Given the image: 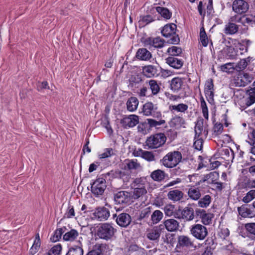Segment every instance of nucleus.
Returning <instances> with one entry per match:
<instances>
[{"label": "nucleus", "mask_w": 255, "mask_h": 255, "mask_svg": "<svg viewBox=\"0 0 255 255\" xmlns=\"http://www.w3.org/2000/svg\"><path fill=\"white\" fill-rule=\"evenodd\" d=\"M182 154L178 151L168 152L160 160V163L165 167L171 168L176 166L182 159Z\"/></svg>", "instance_id": "nucleus-1"}, {"label": "nucleus", "mask_w": 255, "mask_h": 255, "mask_svg": "<svg viewBox=\"0 0 255 255\" xmlns=\"http://www.w3.org/2000/svg\"><path fill=\"white\" fill-rule=\"evenodd\" d=\"M177 26L174 23H169L165 25L161 30V33L165 37H170L167 43L172 44H177L180 41V39L177 34H176Z\"/></svg>", "instance_id": "nucleus-2"}, {"label": "nucleus", "mask_w": 255, "mask_h": 255, "mask_svg": "<svg viewBox=\"0 0 255 255\" xmlns=\"http://www.w3.org/2000/svg\"><path fill=\"white\" fill-rule=\"evenodd\" d=\"M116 232L113 226L109 223H103L98 227L97 235L103 240L108 241L111 240Z\"/></svg>", "instance_id": "nucleus-3"}, {"label": "nucleus", "mask_w": 255, "mask_h": 255, "mask_svg": "<svg viewBox=\"0 0 255 255\" xmlns=\"http://www.w3.org/2000/svg\"><path fill=\"white\" fill-rule=\"evenodd\" d=\"M166 140V137L163 133H157L147 137L146 144L149 148L154 149L162 146Z\"/></svg>", "instance_id": "nucleus-4"}, {"label": "nucleus", "mask_w": 255, "mask_h": 255, "mask_svg": "<svg viewBox=\"0 0 255 255\" xmlns=\"http://www.w3.org/2000/svg\"><path fill=\"white\" fill-rule=\"evenodd\" d=\"M107 188L106 181L103 178H99L92 184L91 191L96 197L102 195Z\"/></svg>", "instance_id": "nucleus-5"}, {"label": "nucleus", "mask_w": 255, "mask_h": 255, "mask_svg": "<svg viewBox=\"0 0 255 255\" xmlns=\"http://www.w3.org/2000/svg\"><path fill=\"white\" fill-rule=\"evenodd\" d=\"M114 201L117 204L124 206L129 205L132 202L131 193L127 191H120L114 194Z\"/></svg>", "instance_id": "nucleus-6"}, {"label": "nucleus", "mask_w": 255, "mask_h": 255, "mask_svg": "<svg viewBox=\"0 0 255 255\" xmlns=\"http://www.w3.org/2000/svg\"><path fill=\"white\" fill-rule=\"evenodd\" d=\"M190 231L191 234L199 240H204L208 234L207 228L200 224L192 225Z\"/></svg>", "instance_id": "nucleus-7"}, {"label": "nucleus", "mask_w": 255, "mask_h": 255, "mask_svg": "<svg viewBox=\"0 0 255 255\" xmlns=\"http://www.w3.org/2000/svg\"><path fill=\"white\" fill-rule=\"evenodd\" d=\"M157 106L151 102H147L143 105L142 112L145 116H151L154 118L160 119L162 115L157 111Z\"/></svg>", "instance_id": "nucleus-8"}, {"label": "nucleus", "mask_w": 255, "mask_h": 255, "mask_svg": "<svg viewBox=\"0 0 255 255\" xmlns=\"http://www.w3.org/2000/svg\"><path fill=\"white\" fill-rule=\"evenodd\" d=\"M255 103V95L252 94V93H250L249 96L243 97L238 100L236 102V105L239 106L241 110H244Z\"/></svg>", "instance_id": "nucleus-9"}, {"label": "nucleus", "mask_w": 255, "mask_h": 255, "mask_svg": "<svg viewBox=\"0 0 255 255\" xmlns=\"http://www.w3.org/2000/svg\"><path fill=\"white\" fill-rule=\"evenodd\" d=\"M165 41L160 37L155 38L149 37L146 38L144 42V45L148 46L149 48L153 47L156 48H161L164 46Z\"/></svg>", "instance_id": "nucleus-10"}, {"label": "nucleus", "mask_w": 255, "mask_h": 255, "mask_svg": "<svg viewBox=\"0 0 255 255\" xmlns=\"http://www.w3.org/2000/svg\"><path fill=\"white\" fill-rule=\"evenodd\" d=\"M139 122V118L135 115H130L124 117L121 120L123 127L126 128H132L135 126Z\"/></svg>", "instance_id": "nucleus-11"}, {"label": "nucleus", "mask_w": 255, "mask_h": 255, "mask_svg": "<svg viewBox=\"0 0 255 255\" xmlns=\"http://www.w3.org/2000/svg\"><path fill=\"white\" fill-rule=\"evenodd\" d=\"M232 8L235 12L242 14L248 10L249 4L244 0H235L233 2Z\"/></svg>", "instance_id": "nucleus-12"}, {"label": "nucleus", "mask_w": 255, "mask_h": 255, "mask_svg": "<svg viewBox=\"0 0 255 255\" xmlns=\"http://www.w3.org/2000/svg\"><path fill=\"white\" fill-rule=\"evenodd\" d=\"M195 135L196 137H199L202 134L206 137L208 131L207 128L204 126V121L203 119H198L195 127Z\"/></svg>", "instance_id": "nucleus-13"}, {"label": "nucleus", "mask_w": 255, "mask_h": 255, "mask_svg": "<svg viewBox=\"0 0 255 255\" xmlns=\"http://www.w3.org/2000/svg\"><path fill=\"white\" fill-rule=\"evenodd\" d=\"M93 215V218L97 219L100 221H105L109 217L110 211L104 207H100L96 209Z\"/></svg>", "instance_id": "nucleus-14"}, {"label": "nucleus", "mask_w": 255, "mask_h": 255, "mask_svg": "<svg viewBox=\"0 0 255 255\" xmlns=\"http://www.w3.org/2000/svg\"><path fill=\"white\" fill-rule=\"evenodd\" d=\"M196 215L201 219L202 223L205 225H209L213 217V214L207 213L203 209H197L195 210Z\"/></svg>", "instance_id": "nucleus-15"}, {"label": "nucleus", "mask_w": 255, "mask_h": 255, "mask_svg": "<svg viewBox=\"0 0 255 255\" xmlns=\"http://www.w3.org/2000/svg\"><path fill=\"white\" fill-rule=\"evenodd\" d=\"M194 246L193 241L192 239L187 236L181 235L178 237L177 248H189Z\"/></svg>", "instance_id": "nucleus-16"}, {"label": "nucleus", "mask_w": 255, "mask_h": 255, "mask_svg": "<svg viewBox=\"0 0 255 255\" xmlns=\"http://www.w3.org/2000/svg\"><path fill=\"white\" fill-rule=\"evenodd\" d=\"M131 219L128 214L123 213L119 214L117 219V223L122 227H127L130 223Z\"/></svg>", "instance_id": "nucleus-17"}, {"label": "nucleus", "mask_w": 255, "mask_h": 255, "mask_svg": "<svg viewBox=\"0 0 255 255\" xmlns=\"http://www.w3.org/2000/svg\"><path fill=\"white\" fill-rule=\"evenodd\" d=\"M184 193L178 189H174L169 191L167 194V198L173 202H178L183 199Z\"/></svg>", "instance_id": "nucleus-18"}, {"label": "nucleus", "mask_w": 255, "mask_h": 255, "mask_svg": "<svg viewBox=\"0 0 255 255\" xmlns=\"http://www.w3.org/2000/svg\"><path fill=\"white\" fill-rule=\"evenodd\" d=\"M197 186H191L188 190L187 194L189 198L193 200H198L200 199L201 193Z\"/></svg>", "instance_id": "nucleus-19"}, {"label": "nucleus", "mask_w": 255, "mask_h": 255, "mask_svg": "<svg viewBox=\"0 0 255 255\" xmlns=\"http://www.w3.org/2000/svg\"><path fill=\"white\" fill-rule=\"evenodd\" d=\"M147 193L146 189L144 185H139L138 187H135L133 189L132 195L131 194L132 200L138 199Z\"/></svg>", "instance_id": "nucleus-20"}, {"label": "nucleus", "mask_w": 255, "mask_h": 255, "mask_svg": "<svg viewBox=\"0 0 255 255\" xmlns=\"http://www.w3.org/2000/svg\"><path fill=\"white\" fill-rule=\"evenodd\" d=\"M152 57V54L146 48H139L136 53V57L140 60L147 61Z\"/></svg>", "instance_id": "nucleus-21"}, {"label": "nucleus", "mask_w": 255, "mask_h": 255, "mask_svg": "<svg viewBox=\"0 0 255 255\" xmlns=\"http://www.w3.org/2000/svg\"><path fill=\"white\" fill-rule=\"evenodd\" d=\"M161 232V228L160 227L156 226L149 230L147 234V237L150 240L155 241L158 240Z\"/></svg>", "instance_id": "nucleus-22"}, {"label": "nucleus", "mask_w": 255, "mask_h": 255, "mask_svg": "<svg viewBox=\"0 0 255 255\" xmlns=\"http://www.w3.org/2000/svg\"><path fill=\"white\" fill-rule=\"evenodd\" d=\"M164 224L166 229L170 232L175 231L178 230L179 227V223L173 219L165 220Z\"/></svg>", "instance_id": "nucleus-23"}, {"label": "nucleus", "mask_w": 255, "mask_h": 255, "mask_svg": "<svg viewBox=\"0 0 255 255\" xmlns=\"http://www.w3.org/2000/svg\"><path fill=\"white\" fill-rule=\"evenodd\" d=\"M156 68L152 65H147L143 67L142 73L146 78H152L157 75Z\"/></svg>", "instance_id": "nucleus-24"}, {"label": "nucleus", "mask_w": 255, "mask_h": 255, "mask_svg": "<svg viewBox=\"0 0 255 255\" xmlns=\"http://www.w3.org/2000/svg\"><path fill=\"white\" fill-rule=\"evenodd\" d=\"M166 63L171 67L175 68H180L183 64V61L175 57H169L166 59Z\"/></svg>", "instance_id": "nucleus-25"}, {"label": "nucleus", "mask_w": 255, "mask_h": 255, "mask_svg": "<svg viewBox=\"0 0 255 255\" xmlns=\"http://www.w3.org/2000/svg\"><path fill=\"white\" fill-rule=\"evenodd\" d=\"M165 175L166 174L164 171L157 169L151 173L150 177L154 181L160 182L165 179Z\"/></svg>", "instance_id": "nucleus-26"}, {"label": "nucleus", "mask_w": 255, "mask_h": 255, "mask_svg": "<svg viewBox=\"0 0 255 255\" xmlns=\"http://www.w3.org/2000/svg\"><path fill=\"white\" fill-rule=\"evenodd\" d=\"M239 30V26L233 22H228L225 27L224 33L226 34L233 35Z\"/></svg>", "instance_id": "nucleus-27"}, {"label": "nucleus", "mask_w": 255, "mask_h": 255, "mask_svg": "<svg viewBox=\"0 0 255 255\" xmlns=\"http://www.w3.org/2000/svg\"><path fill=\"white\" fill-rule=\"evenodd\" d=\"M182 211V219L186 220L187 221H191L194 218V210L192 207H186L184 208Z\"/></svg>", "instance_id": "nucleus-28"}, {"label": "nucleus", "mask_w": 255, "mask_h": 255, "mask_svg": "<svg viewBox=\"0 0 255 255\" xmlns=\"http://www.w3.org/2000/svg\"><path fill=\"white\" fill-rule=\"evenodd\" d=\"M138 99L134 97H131L128 99L127 102V107L128 111L134 112L137 109L138 105Z\"/></svg>", "instance_id": "nucleus-29"}, {"label": "nucleus", "mask_w": 255, "mask_h": 255, "mask_svg": "<svg viewBox=\"0 0 255 255\" xmlns=\"http://www.w3.org/2000/svg\"><path fill=\"white\" fill-rule=\"evenodd\" d=\"M66 255H83V250L81 243L69 248Z\"/></svg>", "instance_id": "nucleus-30"}, {"label": "nucleus", "mask_w": 255, "mask_h": 255, "mask_svg": "<svg viewBox=\"0 0 255 255\" xmlns=\"http://www.w3.org/2000/svg\"><path fill=\"white\" fill-rule=\"evenodd\" d=\"M125 165V167L129 170H137L141 167L140 163L137 161V160L134 159L126 160Z\"/></svg>", "instance_id": "nucleus-31"}, {"label": "nucleus", "mask_w": 255, "mask_h": 255, "mask_svg": "<svg viewBox=\"0 0 255 255\" xmlns=\"http://www.w3.org/2000/svg\"><path fill=\"white\" fill-rule=\"evenodd\" d=\"M155 8L157 12L164 19H169L171 17L172 12L168 8L161 6H156Z\"/></svg>", "instance_id": "nucleus-32"}, {"label": "nucleus", "mask_w": 255, "mask_h": 255, "mask_svg": "<svg viewBox=\"0 0 255 255\" xmlns=\"http://www.w3.org/2000/svg\"><path fill=\"white\" fill-rule=\"evenodd\" d=\"M79 236V233L75 229H72L63 236V240L66 241H73Z\"/></svg>", "instance_id": "nucleus-33"}, {"label": "nucleus", "mask_w": 255, "mask_h": 255, "mask_svg": "<svg viewBox=\"0 0 255 255\" xmlns=\"http://www.w3.org/2000/svg\"><path fill=\"white\" fill-rule=\"evenodd\" d=\"M185 124V121L183 118L179 116H175L170 121V126L175 128H179Z\"/></svg>", "instance_id": "nucleus-34"}, {"label": "nucleus", "mask_w": 255, "mask_h": 255, "mask_svg": "<svg viewBox=\"0 0 255 255\" xmlns=\"http://www.w3.org/2000/svg\"><path fill=\"white\" fill-rule=\"evenodd\" d=\"M96 244L101 255H109L110 254L112 250L109 245L106 243H97Z\"/></svg>", "instance_id": "nucleus-35"}, {"label": "nucleus", "mask_w": 255, "mask_h": 255, "mask_svg": "<svg viewBox=\"0 0 255 255\" xmlns=\"http://www.w3.org/2000/svg\"><path fill=\"white\" fill-rule=\"evenodd\" d=\"M214 84L213 81H207L205 84V93L207 96L213 99L214 97Z\"/></svg>", "instance_id": "nucleus-36"}, {"label": "nucleus", "mask_w": 255, "mask_h": 255, "mask_svg": "<svg viewBox=\"0 0 255 255\" xmlns=\"http://www.w3.org/2000/svg\"><path fill=\"white\" fill-rule=\"evenodd\" d=\"M238 212L240 215L242 217L247 218L250 217L252 216L251 210L248 208L246 206L243 205L238 208Z\"/></svg>", "instance_id": "nucleus-37"}, {"label": "nucleus", "mask_w": 255, "mask_h": 255, "mask_svg": "<svg viewBox=\"0 0 255 255\" xmlns=\"http://www.w3.org/2000/svg\"><path fill=\"white\" fill-rule=\"evenodd\" d=\"M211 197L209 195H206L198 201V204L200 207L206 208L211 203Z\"/></svg>", "instance_id": "nucleus-38"}, {"label": "nucleus", "mask_w": 255, "mask_h": 255, "mask_svg": "<svg viewBox=\"0 0 255 255\" xmlns=\"http://www.w3.org/2000/svg\"><path fill=\"white\" fill-rule=\"evenodd\" d=\"M199 40L203 46L206 47L208 45L209 39L204 27L200 28Z\"/></svg>", "instance_id": "nucleus-39"}, {"label": "nucleus", "mask_w": 255, "mask_h": 255, "mask_svg": "<svg viewBox=\"0 0 255 255\" xmlns=\"http://www.w3.org/2000/svg\"><path fill=\"white\" fill-rule=\"evenodd\" d=\"M146 121L149 128H157L158 126L165 124V121L164 120H160L159 121H156L152 119H147Z\"/></svg>", "instance_id": "nucleus-40"}, {"label": "nucleus", "mask_w": 255, "mask_h": 255, "mask_svg": "<svg viewBox=\"0 0 255 255\" xmlns=\"http://www.w3.org/2000/svg\"><path fill=\"white\" fill-rule=\"evenodd\" d=\"M234 63H228L220 66L221 70L226 73H232L235 70Z\"/></svg>", "instance_id": "nucleus-41"}, {"label": "nucleus", "mask_w": 255, "mask_h": 255, "mask_svg": "<svg viewBox=\"0 0 255 255\" xmlns=\"http://www.w3.org/2000/svg\"><path fill=\"white\" fill-rule=\"evenodd\" d=\"M163 213L159 210H155L151 215V219L153 224L158 223L163 218Z\"/></svg>", "instance_id": "nucleus-42"}, {"label": "nucleus", "mask_w": 255, "mask_h": 255, "mask_svg": "<svg viewBox=\"0 0 255 255\" xmlns=\"http://www.w3.org/2000/svg\"><path fill=\"white\" fill-rule=\"evenodd\" d=\"M217 175H218V174L216 172H211L209 174H206L201 180L196 183V186H198L201 183L206 181H211L212 179H213L214 177Z\"/></svg>", "instance_id": "nucleus-43"}, {"label": "nucleus", "mask_w": 255, "mask_h": 255, "mask_svg": "<svg viewBox=\"0 0 255 255\" xmlns=\"http://www.w3.org/2000/svg\"><path fill=\"white\" fill-rule=\"evenodd\" d=\"M188 105L184 104H179L177 105L170 106L171 110H174L179 112H184L188 109Z\"/></svg>", "instance_id": "nucleus-44"}, {"label": "nucleus", "mask_w": 255, "mask_h": 255, "mask_svg": "<svg viewBox=\"0 0 255 255\" xmlns=\"http://www.w3.org/2000/svg\"><path fill=\"white\" fill-rule=\"evenodd\" d=\"M182 49L180 47L173 46L168 48L167 52L173 56H178L182 53Z\"/></svg>", "instance_id": "nucleus-45"}, {"label": "nucleus", "mask_w": 255, "mask_h": 255, "mask_svg": "<svg viewBox=\"0 0 255 255\" xmlns=\"http://www.w3.org/2000/svg\"><path fill=\"white\" fill-rule=\"evenodd\" d=\"M154 20L152 16L150 15H146L140 17L139 20V24L144 26Z\"/></svg>", "instance_id": "nucleus-46"}, {"label": "nucleus", "mask_w": 255, "mask_h": 255, "mask_svg": "<svg viewBox=\"0 0 255 255\" xmlns=\"http://www.w3.org/2000/svg\"><path fill=\"white\" fill-rule=\"evenodd\" d=\"M255 198V190H251L243 197V201L245 203H248Z\"/></svg>", "instance_id": "nucleus-47"}, {"label": "nucleus", "mask_w": 255, "mask_h": 255, "mask_svg": "<svg viewBox=\"0 0 255 255\" xmlns=\"http://www.w3.org/2000/svg\"><path fill=\"white\" fill-rule=\"evenodd\" d=\"M241 23L245 25L246 24L253 25L255 23V17H253L252 15L242 16Z\"/></svg>", "instance_id": "nucleus-48"}, {"label": "nucleus", "mask_w": 255, "mask_h": 255, "mask_svg": "<svg viewBox=\"0 0 255 255\" xmlns=\"http://www.w3.org/2000/svg\"><path fill=\"white\" fill-rule=\"evenodd\" d=\"M163 209L165 215L171 217L174 215L173 213L175 209V207L172 204H167L164 206Z\"/></svg>", "instance_id": "nucleus-49"}, {"label": "nucleus", "mask_w": 255, "mask_h": 255, "mask_svg": "<svg viewBox=\"0 0 255 255\" xmlns=\"http://www.w3.org/2000/svg\"><path fill=\"white\" fill-rule=\"evenodd\" d=\"M246 229L251 234V237L255 240V223L247 224L245 226Z\"/></svg>", "instance_id": "nucleus-50"}, {"label": "nucleus", "mask_w": 255, "mask_h": 255, "mask_svg": "<svg viewBox=\"0 0 255 255\" xmlns=\"http://www.w3.org/2000/svg\"><path fill=\"white\" fill-rule=\"evenodd\" d=\"M201 107L204 117L206 119L208 120V110L206 105V103L205 101L204 98L201 97Z\"/></svg>", "instance_id": "nucleus-51"}, {"label": "nucleus", "mask_w": 255, "mask_h": 255, "mask_svg": "<svg viewBox=\"0 0 255 255\" xmlns=\"http://www.w3.org/2000/svg\"><path fill=\"white\" fill-rule=\"evenodd\" d=\"M194 139L195 141L194 142L193 146L195 149L201 150L203 148V139L202 137H196V135H195Z\"/></svg>", "instance_id": "nucleus-52"}, {"label": "nucleus", "mask_w": 255, "mask_h": 255, "mask_svg": "<svg viewBox=\"0 0 255 255\" xmlns=\"http://www.w3.org/2000/svg\"><path fill=\"white\" fill-rule=\"evenodd\" d=\"M40 246V240L39 235V234H37L33 244L30 249L31 252H34V253H36Z\"/></svg>", "instance_id": "nucleus-53"}, {"label": "nucleus", "mask_w": 255, "mask_h": 255, "mask_svg": "<svg viewBox=\"0 0 255 255\" xmlns=\"http://www.w3.org/2000/svg\"><path fill=\"white\" fill-rule=\"evenodd\" d=\"M149 85L152 93L153 95L157 94L160 90V87L157 84L156 81H149Z\"/></svg>", "instance_id": "nucleus-54"}, {"label": "nucleus", "mask_w": 255, "mask_h": 255, "mask_svg": "<svg viewBox=\"0 0 255 255\" xmlns=\"http://www.w3.org/2000/svg\"><path fill=\"white\" fill-rule=\"evenodd\" d=\"M224 51L226 53L228 57L230 59H234L236 58V55L234 53V48L232 46H227L223 49Z\"/></svg>", "instance_id": "nucleus-55"}, {"label": "nucleus", "mask_w": 255, "mask_h": 255, "mask_svg": "<svg viewBox=\"0 0 255 255\" xmlns=\"http://www.w3.org/2000/svg\"><path fill=\"white\" fill-rule=\"evenodd\" d=\"M142 158L148 161H152L155 160V156L152 152L144 150L142 152Z\"/></svg>", "instance_id": "nucleus-56"}, {"label": "nucleus", "mask_w": 255, "mask_h": 255, "mask_svg": "<svg viewBox=\"0 0 255 255\" xmlns=\"http://www.w3.org/2000/svg\"><path fill=\"white\" fill-rule=\"evenodd\" d=\"M248 65L246 60L242 59L236 64L235 67V70L239 71H242L247 67Z\"/></svg>", "instance_id": "nucleus-57"}, {"label": "nucleus", "mask_w": 255, "mask_h": 255, "mask_svg": "<svg viewBox=\"0 0 255 255\" xmlns=\"http://www.w3.org/2000/svg\"><path fill=\"white\" fill-rule=\"evenodd\" d=\"M115 154L114 150L112 148H106L104 152L99 155L100 158H106Z\"/></svg>", "instance_id": "nucleus-58"}, {"label": "nucleus", "mask_w": 255, "mask_h": 255, "mask_svg": "<svg viewBox=\"0 0 255 255\" xmlns=\"http://www.w3.org/2000/svg\"><path fill=\"white\" fill-rule=\"evenodd\" d=\"M170 85L172 91H177L181 88L182 82V81H171Z\"/></svg>", "instance_id": "nucleus-59"}, {"label": "nucleus", "mask_w": 255, "mask_h": 255, "mask_svg": "<svg viewBox=\"0 0 255 255\" xmlns=\"http://www.w3.org/2000/svg\"><path fill=\"white\" fill-rule=\"evenodd\" d=\"M150 213L151 211L150 208H146L140 212L137 219L141 220L142 219H146L149 217Z\"/></svg>", "instance_id": "nucleus-60"}, {"label": "nucleus", "mask_w": 255, "mask_h": 255, "mask_svg": "<svg viewBox=\"0 0 255 255\" xmlns=\"http://www.w3.org/2000/svg\"><path fill=\"white\" fill-rule=\"evenodd\" d=\"M62 234H63L62 229L59 228V229H57L55 231L53 237H51L50 240L53 242H55L59 241V240L61 238Z\"/></svg>", "instance_id": "nucleus-61"}, {"label": "nucleus", "mask_w": 255, "mask_h": 255, "mask_svg": "<svg viewBox=\"0 0 255 255\" xmlns=\"http://www.w3.org/2000/svg\"><path fill=\"white\" fill-rule=\"evenodd\" d=\"M108 175H111L113 178H121L125 175V173L121 170H117L115 171L112 170L108 173Z\"/></svg>", "instance_id": "nucleus-62"}, {"label": "nucleus", "mask_w": 255, "mask_h": 255, "mask_svg": "<svg viewBox=\"0 0 255 255\" xmlns=\"http://www.w3.org/2000/svg\"><path fill=\"white\" fill-rule=\"evenodd\" d=\"M36 86L38 91L49 89L48 83L46 81H38L36 83Z\"/></svg>", "instance_id": "nucleus-63"}, {"label": "nucleus", "mask_w": 255, "mask_h": 255, "mask_svg": "<svg viewBox=\"0 0 255 255\" xmlns=\"http://www.w3.org/2000/svg\"><path fill=\"white\" fill-rule=\"evenodd\" d=\"M62 250V246L60 244H57L53 247L49 251L53 255H58Z\"/></svg>", "instance_id": "nucleus-64"}]
</instances>
